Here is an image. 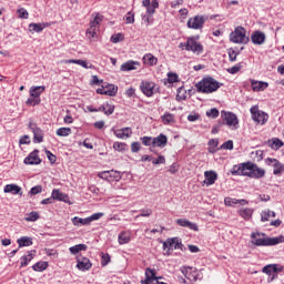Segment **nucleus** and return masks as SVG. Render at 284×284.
<instances>
[{
  "instance_id": "58836bf2",
  "label": "nucleus",
  "mask_w": 284,
  "mask_h": 284,
  "mask_svg": "<svg viewBox=\"0 0 284 284\" xmlns=\"http://www.w3.org/2000/svg\"><path fill=\"white\" fill-rule=\"evenodd\" d=\"M32 270H34V272H43L48 270V262H38L33 264Z\"/></svg>"
},
{
  "instance_id": "0eeeda50",
  "label": "nucleus",
  "mask_w": 284,
  "mask_h": 284,
  "mask_svg": "<svg viewBox=\"0 0 284 284\" xmlns=\"http://www.w3.org/2000/svg\"><path fill=\"white\" fill-rule=\"evenodd\" d=\"M163 250L166 254L174 252V250H183V243L179 237L168 239L163 242Z\"/></svg>"
},
{
  "instance_id": "a211bd4d",
  "label": "nucleus",
  "mask_w": 284,
  "mask_h": 284,
  "mask_svg": "<svg viewBox=\"0 0 284 284\" xmlns=\"http://www.w3.org/2000/svg\"><path fill=\"white\" fill-rule=\"evenodd\" d=\"M219 179V174L216 173V171H205L204 172V181L203 183L210 187V185H214V183H216Z\"/></svg>"
},
{
  "instance_id": "6e6d98bb",
  "label": "nucleus",
  "mask_w": 284,
  "mask_h": 284,
  "mask_svg": "<svg viewBox=\"0 0 284 284\" xmlns=\"http://www.w3.org/2000/svg\"><path fill=\"white\" fill-rule=\"evenodd\" d=\"M222 150H234V142L232 140H227L221 145Z\"/></svg>"
},
{
  "instance_id": "79ce46f5",
  "label": "nucleus",
  "mask_w": 284,
  "mask_h": 284,
  "mask_svg": "<svg viewBox=\"0 0 284 284\" xmlns=\"http://www.w3.org/2000/svg\"><path fill=\"white\" fill-rule=\"evenodd\" d=\"M119 92V87L114 85V84H110L108 87V90L105 92L106 97H116V93Z\"/></svg>"
},
{
  "instance_id": "1a4fd4ad",
  "label": "nucleus",
  "mask_w": 284,
  "mask_h": 284,
  "mask_svg": "<svg viewBox=\"0 0 284 284\" xmlns=\"http://www.w3.org/2000/svg\"><path fill=\"white\" fill-rule=\"evenodd\" d=\"M251 114L253 121H255V123H261L262 125H265V123H267V119H270L267 113L258 110V106L256 105L251 108Z\"/></svg>"
},
{
  "instance_id": "473e14b6",
  "label": "nucleus",
  "mask_w": 284,
  "mask_h": 284,
  "mask_svg": "<svg viewBox=\"0 0 284 284\" xmlns=\"http://www.w3.org/2000/svg\"><path fill=\"white\" fill-rule=\"evenodd\" d=\"M143 61L146 65H156V63H159V59H156L152 53L144 54Z\"/></svg>"
},
{
  "instance_id": "dca6fc26",
  "label": "nucleus",
  "mask_w": 284,
  "mask_h": 284,
  "mask_svg": "<svg viewBox=\"0 0 284 284\" xmlns=\"http://www.w3.org/2000/svg\"><path fill=\"white\" fill-rule=\"evenodd\" d=\"M51 197L53 199V201H62V203H68L69 205H72V202L70 201V196L61 192V190L59 189H54L52 191Z\"/></svg>"
},
{
  "instance_id": "f257e3e1",
  "label": "nucleus",
  "mask_w": 284,
  "mask_h": 284,
  "mask_svg": "<svg viewBox=\"0 0 284 284\" xmlns=\"http://www.w3.org/2000/svg\"><path fill=\"white\" fill-rule=\"evenodd\" d=\"M253 245L257 247H265L270 245H278V243H284V237H266L264 233H252L251 234Z\"/></svg>"
},
{
  "instance_id": "603ef678",
  "label": "nucleus",
  "mask_w": 284,
  "mask_h": 284,
  "mask_svg": "<svg viewBox=\"0 0 284 284\" xmlns=\"http://www.w3.org/2000/svg\"><path fill=\"white\" fill-rule=\"evenodd\" d=\"M206 116H209L211 119H217V116H219V109L213 108V109L206 111Z\"/></svg>"
},
{
  "instance_id": "e2e57ef3",
  "label": "nucleus",
  "mask_w": 284,
  "mask_h": 284,
  "mask_svg": "<svg viewBox=\"0 0 284 284\" xmlns=\"http://www.w3.org/2000/svg\"><path fill=\"white\" fill-rule=\"evenodd\" d=\"M108 263H110V255L102 253V257H101L102 267H105V265H108Z\"/></svg>"
},
{
  "instance_id": "2f4dec72",
  "label": "nucleus",
  "mask_w": 284,
  "mask_h": 284,
  "mask_svg": "<svg viewBox=\"0 0 284 284\" xmlns=\"http://www.w3.org/2000/svg\"><path fill=\"white\" fill-rule=\"evenodd\" d=\"M64 63H75L77 65H81L82 68H85V70H92V68H94V65L88 64L85 60L69 59V60H65Z\"/></svg>"
},
{
  "instance_id": "423d86ee",
  "label": "nucleus",
  "mask_w": 284,
  "mask_h": 284,
  "mask_svg": "<svg viewBox=\"0 0 284 284\" xmlns=\"http://www.w3.org/2000/svg\"><path fill=\"white\" fill-rule=\"evenodd\" d=\"M221 119L224 121V125L231 128V130H239V118L236 114L227 111H221Z\"/></svg>"
},
{
  "instance_id": "72a5a7b5",
  "label": "nucleus",
  "mask_w": 284,
  "mask_h": 284,
  "mask_svg": "<svg viewBox=\"0 0 284 284\" xmlns=\"http://www.w3.org/2000/svg\"><path fill=\"white\" fill-rule=\"evenodd\" d=\"M19 247H30L32 245V239L28 236H22L17 241Z\"/></svg>"
},
{
  "instance_id": "f8f14e48",
  "label": "nucleus",
  "mask_w": 284,
  "mask_h": 284,
  "mask_svg": "<svg viewBox=\"0 0 284 284\" xmlns=\"http://www.w3.org/2000/svg\"><path fill=\"white\" fill-rule=\"evenodd\" d=\"M182 274H184L185 278H187V281H191V283H196V281H201V274H199V271L192 267H183Z\"/></svg>"
},
{
  "instance_id": "49530a36",
  "label": "nucleus",
  "mask_w": 284,
  "mask_h": 284,
  "mask_svg": "<svg viewBox=\"0 0 284 284\" xmlns=\"http://www.w3.org/2000/svg\"><path fill=\"white\" fill-rule=\"evenodd\" d=\"M224 205L232 207L234 205H239V200L233 197H225L224 199Z\"/></svg>"
},
{
  "instance_id": "338daca9",
  "label": "nucleus",
  "mask_w": 284,
  "mask_h": 284,
  "mask_svg": "<svg viewBox=\"0 0 284 284\" xmlns=\"http://www.w3.org/2000/svg\"><path fill=\"white\" fill-rule=\"evenodd\" d=\"M139 216H152V209L142 210L136 219H139Z\"/></svg>"
},
{
  "instance_id": "6e6552de",
  "label": "nucleus",
  "mask_w": 284,
  "mask_h": 284,
  "mask_svg": "<svg viewBox=\"0 0 284 284\" xmlns=\"http://www.w3.org/2000/svg\"><path fill=\"white\" fill-rule=\"evenodd\" d=\"M206 21H207V16H195L189 19L186 26L192 30H202Z\"/></svg>"
},
{
  "instance_id": "aec40b11",
  "label": "nucleus",
  "mask_w": 284,
  "mask_h": 284,
  "mask_svg": "<svg viewBox=\"0 0 284 284\" xmlns=\"http://www.w3.org/2000/svg\"><path fill=\"white\" fill-rule=\"evenodd\" d=\"M176 225H180V227H187L189 230H193V232H199V225L194 222H190L186 219H178L175 221Z\"/></svg>"
},
{
  "instance_id": "bf43d9fd",
  "label": "nucleus",
  "mask_w": 284,
  "mask_h": 284,
  "mask_svg": "<svg viewBox=\"0 0 284 284\" xmlns=\"http://www.w3.org/2000/svg\"><path fill=\"white\" fill-rule=\"evenodd\" d=\"M41 192H43V186L41 185H36L30 190V194L33 196H36V194H41Z\"/></svg>"
},
{
  "instance_id": "680f3d73",
  "label": "nucleus",
  "mask_w": 284,
  "mask_h": 284,
  "mask_svg": "<svg viewBox=\"0 0 284 284\" xmlns=\"http://www.w3.org/2000/svg\"><path fill=\"white\" fill-rule=\"evenodd\" d=\"M236 57H239V53L234 51L233 49H229V59L231 62L236 61Z\"/></svg>"
},
{
  "instance_id": "c03bdc74",
  "label": "nucleus",
  "mask_w": 284,
  "mask_h": 284,
  "mask_svg": "<svg viewBox=\"0 0 284 284\" xmlns=\"http://www.w3.org/2000/svg\"><path fill=\"white\" fill-rule=\"evenodd\" d=\"M118 241H119L120 245H125V243H130V234L122 232L119 235Z\"/></svg>"
},
{
  "instance_id": "37998d69",
  "label": "nucleus",
  "mask_w": 284,
  "mask_h": 284,
  "mask_svg": "<svg viewBox=\"0 0 284 284\" xmlns=\"http://www.w3.org/2000/svg\"><path fill=\"white\" fill-rule=\"evenodd\" d=\"M72 134V129L70 128H60L57 130L58 136H70Z\"/></svg>"
},
{
  "instance_id": "0e129e2a",
  "label": "nucleus",
  "mask_w": 284,
  "mask_h": 284,
  "mask_svg": "<svg viewBox=\"0 0 284 284\" xmlns=\"http://www.w3.org/2000/svg\"><path fill=\"white\" fill-rule=\"evenodd\" d=\"M18 14L20 19H28V10L23 8L18 9Z\"/></svg>"
},
{
  "instance_id": "7ed1b4c3",
  "label": "nucleus",
  "mask_w": 284,
  "mask_h": 284,
  "mask_svg": "<svg viewBox=\"0 0 284 284\" xmlns=\"http://www.w3.org/2000/svg\"><path fill=\"white\" fill-rule=\"evenodd\" d=\"M92 20L90 21V28L87 30L88 39H97L99 37V26L103 22V16L101 13H93Z\"/></svg>"
},
{
  "instance_id": "bb28decb",
  "label": "nucleus",
  "mask_w": 284,
  "mask_h": 284,
  "mask_svg": "<svg viewBox=\"0 0 284 284\" xmlns=\"http://www.w3.org/2000/svg\"><path fill=\"white\" fill-rule=\"evenodd\" d=\"M136 65H140L138 61H128L121 65L120 70L122 72H130L132 70H136Z\"/></svg>"
},
{
  "instance_id": "5fc2aeb1",
  "label": "nucleus",
  "mask_w": 284,
  "mask_h": 284,
  "mask_svg": "<svg viewBox=\"0 0 284 284\" xmlns=\"http://www.w3.org/2000/svg\"><path fill=\"white\" fill-rule=\"evenodd\" d=\"M153 165H165V156L159 155L158 159H152Z\"/></svg>"
},
{
  "instance_id": "4c0bfd02",
  "label": "nucleus",
  "mask_w": 284,
  "mask_h": 284,
  "mask_svg": "<svg viewBox=\"0 0 284 284\" xmlns=\"http://www.w3.org/2000/svg\"><path fill=\"white\" fill-rule=\"evenodd\" d=\"M272 150H281L283 148L284 143L278 138L272 139L270 141Z\"/></svg>"
},
{
  "instance_id": "9d476101",
  "label": "nucleus",
  "mask_w": 284,
  "mask_h": 284,
  "mask_svg": "<svg viewBox=\"0 0 284 284\" xmlns=\"http://www.w3.org/2000/svg\"><path fill=\"white\" fill-rule=\"evenodd\" d=\"M187 52H194V54H201L203 52V44L196 41V38H187Z\"/></svg>"
},
{
  "instance_id": "2eb2a0df",
  "label": "nucleus",
  "mask_w": 284,
  "mask_h": 284,
  "mask_svg": "<svg viewBox=\"0 0 284 284\" xmlns=\"http://www.w3.org/2000/svg\"><path fill=\"white\" fill-rule=\"evenodd\" d=\"M266 164L267 165H273V168H274L273 174H275V176H278V174H283L284 164L280 163L278 160L268 158V159H266Z\"/></svg>"
},
{
  "instance_id": "4d7b16f0",
  "label": "nucleus",
  "mask_w": 284,
  "mask_h": 284,
  "mask_svg": "<svg viewBox=\"0 0 284 284\" xmlns=\"http://www.w3.org/2000/svg\"><path fill=\"white\" fill-rule=\"evenodd\" d=\"M123 41L122 33H116L111 37V43H121Z\"/></svg>"
},
{
  "instance_id": "9b49d317",
  "label": "nucleus",
  "mask_w": 284,
  "mask_h": 284,
  "mask_svg": "<svg viewBox=\"0 0 284 284\" xmlns=\"http://www.w3.org/2000/svg\"><path fill=\"white\" fill-rule=\"evenodd\" d=\"M140 90L145 94V97H153L156 92V84L150 81H142Z\"/></svg>"
},
{
  "instance_id": "7c9ffc66",
  "label": "nucleus",
  "mask_w": 284,
  "mask_h": 284,
  "mask_svg": "<svg viewBox=\"0 0 284 284\" xmlns=\"http://www.w3.org/2000/svg\"><path fill=\"white\" fill-rule=\"evenodd\" d=\"M50 24L49 23H30V32H43L45 28H48Z\"/></svg>"
},
{
  "instance_id": "393cba45",
  "label": "nucleus",
  "mask_w": 284,
  "mask_h": 284,
  "mask_svg": "<svg viewBox=\"0 0 284 284\" xmlns=\"http://www.w3.org/2000/svg\"><path fill=\"white\" fill-rule=\"evenodd\" d=\"M153 281H156V272L152 268H146L145 280H142L141 284H152Z\"/></svg>"
},
{
  "instance_id": "774afa93",
  "label": "nucleus",
  "mask_w": 284,
  "mask_h": 284,
  "mask_svg": "<svg viewBox=\"0 0 284 284\" xmlns=\"http://www.w3.org/2000/svg\"><path fill=\"white\" fill-rule=\"evenodd\" d=\"M125 19L126 23H134V13L132 11H129Z\"/></svg>"
},
{
  "instance_id": "c756f323",
  "label": "nucleus",
  "mask_w": 284,
  "mask_h": 284,
  "mask_svg": "<svg viewBox=\"0 0 284 284\" xmlns=\"http://www.w3.org/2000/svg\"><path fill=\"white\" fill-rule=\"evenodd\" d=\"M263 176H265V170L253 163V172L251 173V179H263Z\"/></svg>"
},
{
  "instance_id": "a18cd8bd",
  "label": "nucleus",
  "mask_w": 284,
  "mask_h": 284,
  "mask_svg": "<svg viewBox=\"0 0 284 284\" xmlns=\"http://www.w3.org/2000/svg\"><path fill=\"white\" fill-rule=\"evenodd\" d=\"M26 221H28L29 223H34V221H39V213L32 211L31 213L28 214Z\"/></svg>"
},
{
  "instance_id": "c9c22d12",
  "label": "nucleus",
  "mask_w": 284,
  "mask_h": 284,
  "mask_svg": "<svg viewBox=\"0 0 284 284\" xmlns=\"http://www.w3.org/2000/svg\"><path fill=\"white\" fill-rule=\"evenodd\" d=\"M161 121L164 125H170V123H174V114L166 112L161 116Z\"/></svg>"
},
{
  "instance_id": "cd10ccee",
  "label": "nucleus",
  "mask_w": 284,
  "mask_h": 284,
  "mask_svg": "<svg viewBox=\"0 0 284 284\" xmlns=\"http://www.w3.org/2000/svg\"><path fill=\"white\" fill-rule=\"evenodd\" d=\"M99 112H103L106 116H110V114H114V105L110 104V102H105L99 106Z\"/></svg>"
},
{
  "instance_id": "69168bd1",
  "label": "nucleus",
  "mask_w": 284,
  "mask_h": 284,
  "mask_svg": "<svg viewBox=\"0 0 284 284\" xmlns=\"http://www.w3.org/2000/svg\"><path fill=\"white\" fill-rule=\"evenodd\" d=\"M140 150H141V143H139V142H133V143L131 144V152L136 153V152H139Z\"/></svg>"
},
{
  "instance_id": "f03ea898",
  "label": "nucleus",
  "mask_w": 284,
  "mask_h": 284,
  "mask_svg": "<svg viewBox=\"0 0 284 284\" xmlns=\"http://www.w3.org/2000/svg\"><path fill=\"white\" fill-rule=\"evenodd\" d=\"M223 84L216 81L214 78L206 77L196 84V88L197 92H202L203 94H212V92H216V90H219V88Z\"/></svg>"
},
{
  "instance_id": "6ab92c4d",
  "label": "nucleus",
  "mask_w": 284,
  "mask_h": 284,
  "mask_svg": "<svg viewBox=\"0 0 284 284\" xmlns=\"http://www.w3.org/2000/svg\"><path fill=\"white\" fill-rule=\"evenodd\" d=\"M265 34L263 33V31H255L252 33L251 36V41L254 45H263V43H265Z\"/></svg>"
},
{
  "instance_id": "13d9d810",
  "label": "nucleus",
  "mask_w": 284,
  "mask_h": 284,
  "mask_svg": "<svg viewBox=\"0 0 284 284\" xmlns=\"http://www.w3.org/2000/svg\"><path fill=\"white\" fill-rule=\"evenodd\" d=\"M168 81L169 83H178L179 81V75L176 73H168Z\"/></svg>"
},
{
  "instance_id": "ea45409f",
  "label": "nucleus",
  "mask_w": 284,
  "mask_h": 284,
  "mask_svg": "<svg viewBox=\"0 0 284 284\" xmlns=\"http://www.w3.org/2000/svg\"><path fill=\"white\" fill-rule=\"evenodd\" d=\"M72 223L73 225H90V220L75 216L72 219Z\"/></svg>"
},
{
  "instance_id": "f704fd0d",
  "label": "nucleus",
  "mask_w": 284,
  "mask_h": 284,
  "mask_svg": "<svg viewBox=\"0 0 284 284\" xmlns=\"http://www.w3.org/2000/svg\"><path fill=\"white\" fill-rule=\"evenodd\" d=\"M85 250H88V245L85 244H77L74 246H71L69 248V251L71 252V254L77 255L79 252H85Z\"/></svg>"
},
{
  "instance_id": "4468645a",
  "label": "nucleus",
  "mask_w": 284,
  "mask_h": 284,
  "mask_svg": "<svg viewBox=\"0 0 284 284\" xmlns=\"http://www.w3.org/2000/svg\"><path fill=\"white\" fill-rule=\"evenodd\" d=\"M26 165H41V158H39V150H33L23 161Z\"/></svg>"
},
{
  "instance_id": "c85d7f7f",
  "label": "nucleus",
  "mask_w": 284,
  "mask_h": 284,
  "mask_svg": "<svg viewBox=\"0 0 284 284\" xmlns=\"http://www.w3.org/2000/svg\"><path fill=\"white\" fill-rule=\"evenodd\" d=\"M237 214H240V216L244 219V221H250L252 219V214H254V210L250 207L240 209L237 211Z\"/></svg>"
},
{
  "instance_id": "052dcab7",
  "label": "nucleus",
  "mask_w": 284,
  "mask_h": 284,
  "mask_svg": "<svg viewBox=\"0 0 284 284\" xmlns=\"http://www.w3.org/2000/svg\"><path fill=\"white\" fill-rule=\"evenodd\" d=\"M262 272L264 274H267L268 276H272V272H274L273 265L268 264L262 268Z\"/></svg>"
},
{
  "instance_id": "20e7f679",
  "label": "nucleus",
  "mask_w": 284,
  "mask_h": 284,
  "mask_svg": "<svg viewBox=\"0 0 284 284\" xmlns=\"http://www.w3.org/2000/svg\"><path fill=\"white\" fill-rule=\"evenodd\" d=\"M252 172H254V163L252 162H245L239 165H234L232 170V174L237 176L251 178Z\"/></svg>"
},
{
  "instance_id": "de8ad7c7",
  "label": "nucleus",
  "mask_w": 284,
  "mask_h": 284,
  "mask_svg": "<svg viewBox=\"0 0 284 284\" xmlns=\"http://www.w3.org/2000/svg\"><path fill=\"white\" fill-rule=\"evenodd\" d=\"M140 141H142V143L146 146L152 145L154 148V138L152 136H143L140 139Z\"/></svg>"
},
{
  "instance_id": "a19ab883",
  "label": "nucleus",
  "mask_w": 284,
  "mask_h": 284,
  "mask_svg": "<svg viewBox=\"0 0 284 284\" xmlns=\"http://www.w3.org/2000/svg\"><path fill=\"white\" fill-rule=\"evenodd\" d=\"M270 216H272L273 219L276 217V213L274 211H264L262 212V217H261V221L263 223H265V221H270Z\"/></svg>"
},
{
  "instance_id": "412c9836",
  "label": "nucleus",
  "mask_w": 284,
  "mask_h": 284,
  "mask_svg": "<svg viewBox=\"0 0 284 284\" xmlns=\"http://www.w3.org/2000/svg\"><path fill=\"white\" fill-rule=\"evenodd\" d=\"M112 132L118 139H130L132 136V129L129 126L118 130L112 129Z\"/></svg>"
},
{
  "instance_id": "39448f33",
  "label": "nucleus",
  "mask_w": 284,
  "mask_h": 284,
  "mask_svg": "<svg viewBox=\"0 0 284 284\" xmlns=\"http://www.w3.org/2000/svg\"><path fill=\"white\" fill-rule=\"evenodd\" d=\"M245 34V28L236 27L235 30L230 33V41H232V43H248L250 38Z\"/></svg>"
},
{
  "instance_id": "8fccbe9b",
  "label": "nucleus",
  "mask_w": 284,
  "mask_h": 284,
  "mask_svg": "<svg viewBox=\"0 0 284 284\" xmlns=\"http://www.w3.org/2000/svg\"><path fill=\"white\" fill-rule=\"evenodd\" d=\"M241 68H243V64L242 63H237L234 67L227 69V72L230 74H236V73L241 72Z\"/></svg>"
},
{
  "instance_id": "ddd939ff",
  "label": "nucleus",
  "mask_w": 284,
  "mask_h": 284,
  "mask_svg": "<svg viewBox=\"0 0 284 284\" xmlns=\"http://www.w3.org/2000/svg\"><path fill=\"white\" fill-rule=\"evenodd\" d=\"M29 129L33 133V141L34 143H43V130L41 128L37 126V123L30 122Z\"/></svg>"
},
{
  "instance_id": "864d4df0",
  "label": "nucleus",
  "mask_w": 284,
  "mask_h": 284,
  "mask_svg": "<svg viewBox=\"0 0 284 284\" xmlns=\"http://www.w3.org/2000/svg\"><path fill=\"white\" fill-rule=\"evenodd\" d=\"M41 103V99H36V98H29L26 101V105H32L34 108V105H39Z\"/></svg>"
},
{
  "instance_id": "4be33fe9",
  "label": "nucleus",
  "mask_w": 284,
  "mask_h": 284,
  "mask_svg": "<svg viewBox=\"0 0 284 284\" xmlns=\"http://www.w3.org/2000/svg\"><path fill=\"white\" fill-rule=\"evenodd\" d=\"M4 194H19V196H23V192H21V186L17 184H7L3 189Z\"/></svg>"
},
{
  "instance_id": "e433bc0d",
  "label": "nucleus",
  "mask_w": 284,
  "mask_h": 284,
  "mask_svg": "<svg viewBox=\"0 0 284 284\" xmlns=\"http://www.w3.org/2000/svg\"><path fill=\"white\" fill-rule=\"evenodd\" d=\"M216 148H219V140L211 139L209 141V149H207L210 154H214L216 152Z\"/></svg>"
},
{
  "instance_id": "09e8293b",
  "label": "nucleus",
  "mask_w": 284,
  "mask_h": 284,
  "mask_svg": "<svg viewBox=\"0 0 284 284\" xmlns=\"http://www.w3.org/2000/svg\"><path fill=\"white\" fill-rule=\"evenodd\" d=\"M112 172L114 171H102L98 173L99 179H103L104 181H110V176H112Z\"/></svg>"
},
{
  "instance_id": "3c124183",
  "label": "nucleus",
  "mask_w": 284,
  "mask_h": 284,
  "mask_svg": "<svg viewBox=\"0 0 284 284\" xmlns=\"http://www.w3.org/2000/svg\"><path fill=\"white\" fill-rule=\"evenodd\" d=\"M113 149L116 152H125V143H123V142H114L113 143Z\"/></svg>"
},
{
  "instance_id": "b1692460",
  "label": "nucleus",
  "mask_w": 284,
  "mask_h": 284,
  "mask_svg": "<svg viewBox=\"0 0 284 284\" xmlns=\"http://www.w3.org/2000/svg\"><path fill=\"white\" fill-rule=\"evenodd\" d=\"M168 145V136L165 134H160L153 138V148H165Z\"/></svg>"
},
{
  "instance_id": "5701e85b",
  "label": "nucleus",
  "mask_w": 284,
  "mask_h": 284,
  "mask_svg": "<svg viewBox=\"0 0 284 284\" xmlns=\"http://www.w3.org/2000/svg\"><path fill=\"white\" fill-rule=\"evenodd\" d=\"M45 92V85L31 87L29 94L32 99H41V94Z\"/></svg>"
},
{
  "instance_id": "f3484780",
  "label": "nucleus",
  "mask_w": 284,
  "mask_h": 284,
  "mask_svg": "<svg viewBox=\"0 0 284 284\" xmlns=\"http://www.w3.org/2000/svg\"><path fill=\"white\" fill-rule=\"evenodd\" d=\"M77 263H78L77 267L81 272H87L88 270H90L92 267V262H90V258L83 257L81 255H79L77 257Z\"/></svg>"
},
{
  "instance_id": "a878e982",
  "label": "nucleus",
  "mask_w": 284,
  "mask_h": 284,
  "mask_svg": "<svg viewBox=\"0 0 284 284\" xmlns=\"http://www.w3.org/2000/svg\"><path fill=\"white\" fill-rule=\"evenodd\" d=\"M251 85L253 92H263V90H266L268 84L267 82L251 80Z\"/></svg>"
}]
</instances>
